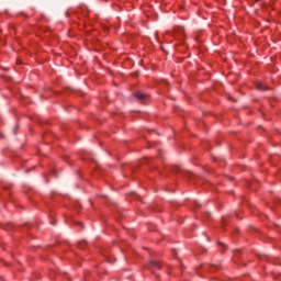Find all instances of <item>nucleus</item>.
Here are the masks:
<instances>
[{
	"label": "nucleus",
	"instance_id": "obj_1",
	"mask_svg": "<svg viewBox=\"0 0 281 281\" xmlns=\"http://www.w3.org/2000/svg\"><path fill=\"white\" fill-rule=\"evenodd\" d=\"M135 98H137V100L140 102H146V100H148V95L142 92H136Z\"/></svg>",
	"mask_w": 281,
	"mask_h": 281
},
{
	"label": "nucleus",
	"instance_id": "obj_2",
	"mask_svg": "<svg viewBox=\"0 0 281 281\" xmlns=\"http://www.w3.org/2000/svg\"><path fill=\"white\" fill-rule=\"evenodd\" d=\"M256 87L258 91H267L269 89L267 86L262 85V82H258Z\"/></svg>",
	"mask_w": 281,
	"mask_h": 281
},
{
	"label": "nucleus",
	"instance_id": "obj_3",
	"mask_svg": "<svg viewBox=\"0 0 281 281\" xmlns=\"http://www.w3.org/2000/svg\"><path fill=\"white\" fill-rule=\"evenodd\" d=\"M150 266L153 267V269H161V265H159V262L157 261H151Z\"/></svg>",
	"mask_w": 281,
	"mask_h": 281
},
{
	"label": "nucleus",
	"instance_id": "obj_4",
	"mask_svg": "<svg viewBox=\"0 0 281 281\" xmlns=\"http://www.w3.org/2000/svg\"><path fill=\"white\" fill-rule=\"evenodd\" d=\"M175 32H183V27L181 26L175 27Z\"/></svg>",
	"mask_w": 281,
	"mask_h": 281
},
{
	"label": "nucleus",
	"instance_id": "obj_5",
	"mask_svg": "<svg viewBox=\"0 0 281 281\" xmlns=\"http://www.w3.org/2000/svg\"><path fill=\"white\" fill-rule=\"evenodd\" d=\"M82 245H85V241H81V243L79 244V248H80V249H85V247H82Z\"/></svg>",
	"mask_w": 281,
	"mask_h": 281
},
{
	"label": "nucleus",
	"instance_id": "obj_6",
	"mask_svg": "<svg viewBox=\"0 0 281 281\" xmlns=\"http://www.w3.org/2000/svg\"><path fill=\"white\" fill-rule=\"evenodd\" d=\"M256 1H260V0H256Z\"/></svg>",
	"mask_w": 281,
	"mask_h": 281
}]
</instances>
